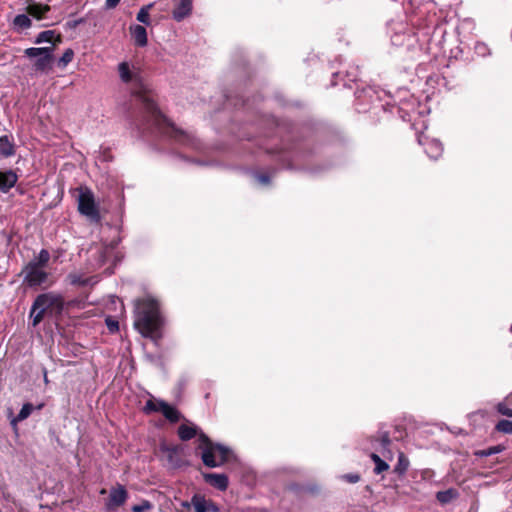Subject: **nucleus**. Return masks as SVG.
<instances>
[{
	"label": "nucleus",
	"instance_id": "obj_12",
	"mask_svg": "<svg viewBox=\"0 0 512 512\" xmlns=\"http://www.w3.org/2000/svg\"><path fill=\"white\" fill-rule=\"evenodd\" d=\"M18 181V175L13 170L0 171V191L8 193Z\"/></svg>",
	"mask_w": 512,
	"mask_h": 512
},
{
	"label": "nucleus",
	"instance_id": "obj_8",
	"mask_svg": "<svg viewBox=\"0 0 512 512\" xmlns=\"http://www.w3.org/2000/svg\"><path fill=\"white\" fill-rule=\"evenodd\" d=\"M418 143L424 147L425 153L432 159H438L443 152V145L437 139H432L424 134H419L417 137Z\"/></svg>",
	"mask_w": 512,
	"mask_h": 512
},
{
	"label": "nucleus",
	"instance_id": "obj_10",
	"mask_svg": "<svg viewBox=\"0 0 512 512\" xmlns=\"http://www.w3.org/2000/svg\"><path fill=\"white\" fill-rule=\"evenodd\" d=\"M161 451L166 455L169 464L173 468H179L182 465V459L180 457L181 448L178 445H161Z\"/></svg>",
	"mask_w": 512,
	"mask_h": 512
},
{
	"label": "nucleus",
	"instance_id": "obj_7",
	"mask_svg": "<svg viewBox=\"0 0 512 512\" xmlns=\"http://www.w3.org/2000/svg\"><path fill=\"white\" fill-rule=\"evenodd\" d=\"M24 274L23 283L28 287H38L44 284L48 279V273L34 264H27L22 270Z\"/></svg>",
	"mask_w": 512,
	"mask_h": 512
},
{
	"label": "nucleus",
	"instance_id": "obj_28",
	"mask_svg": "<svg viewBox=\"0 0 512 512\" xmlns=\"http://www.w3.org/2000/svg\"><path fill=\"white\" fill-rule=\"evenodd\" d=\"M74 58V51L71 48H68L64 51L63 55L58 60V66L61 68H65L70 62H72Z\"/></svg>",
	"mask_w": 512,
	"mask_h": 512
},
{
	"label": "nucleus",
	"instance_id": "obj_39",
	"mask_svg": "<svg viewBox=\"0 0 512 512\" xmlns=\"http://www.w3.org/2000/svg\"><path fill=\"white\" fill-rule=\"evenodd\" d=\"M121 0H106L105 7L106 9H113L115 8Z\"/></svg>",
	"mask_w": 512,
	"mask_h": 512
},
{
	"label": "nucleus",
	"instance_id": "obj_11",
	"mask_svg": "<svg viewBox=\"0 0 512 512\" xmlns=\"http://www.w3.org/2000/svg\"><path fill=\"white\" fill-rule=\"evenodd\" d=\"M203 478L206 483L220 491H225L228 488L229 480L225 474L203 473Z\"/></svg>",
	"mask_w": 512,
	"mask_h": 512
},
{
	"label": "nucleus",
	"instance_id": "obj_33",
	"mask_svg": "<svg viewBox=\"0 0 512 512\" xmlns=\"http://www.w3.org/2000/svg\"><path fill=\"white\" fill-rule=\"evenodd\" d=\"M106 326L111 333H116L119 330V323L117 320L113 319L112 317H107L105 319Z\"/></svg>",
	"mask_w": 512,
	"mask_h": 512
},
{
	"label": "nucleus",
	"instance_id": "obj_29",
	"mask_svg": "<svg viewBox=\"0 0 512 512\" xmlns=\"http://www.w3.org/2000/svg\"><path fill=\"white\" fill-rule=\"evenodd\" d=\"M69 279L70 283L75 286H87L91 281V278H85L78 274H70Z\"/></svg>",
	"mask_w": 512,
	"mask_h": 512
},
{
	"label": "nucleus",
	"instance_id": "obj_3",
	"mask_svg": "<svg viewBox=\"0 0 512 512\" xmlns=\"http://www.w3.org/2000/svg\"><path fill=\"white\" fill-rule=\"evenodd\" d=\"M134 326L143 337L158 343L162 338L163 317L156 299L145 297L136 301Z\"/></svg>",
	"mask_w": 512,
	"mask_h": 512
},
{
	"label": "nucleus",
	"instance_id": "obj_6",
	"mask_svg": "<svg viewBox=\"0 0 512 512\" xmlns=\"http://www.w3.org/2000/svg\"><path fill=\"white\" fill-rule=\"evenodd\" d=\"M78 211L80 214L92 219L99 218V209L95 202L94 193L87 187L80 188L78 196Z\"/></svg>",
	"mask_w": 512,
	"mask_h": 512
},
{
	"label": "nucleus",
	"instance_id": "obj_32",
	"mask_svg": "<svg viewBox=\"0 0 512 512\" xmlns=\"http://www.w3.org/2000/svg\"><path fill=\"white\" fill-rule=\"evenodd\" d=\"M496 410L503 416L512 417V408H509L504 402H500L496 406Z\"/></svg>",
	"mask_w": 512,
	"mask_h": 512
},
{
	"label": "nucleus",
	"instance_id": "obj_37",
	"mask_svg": "<svg viewBox=\"0 0 512 512\" xmlns=\"http://www.w3.org/2000/svg\"><path fill=\"white\" fill-rule=\"evenodd\" d=\"M54 39H52V45L55 48L57 45L61 44L63 42V36L61 33H56L54 30Z\"/></svg>",
	"mask_w": 512,
	"mask_h": 512
},
{
	"label": "nucleus",
	"instance_id": "obj_18",
	"mask_svg": "<svg viewBox=\"0 0 512 512\" xmlns=\"http://www.w3.org/2000/svg\"><path fill=\"white\" fill-rule=\"evenodd\" d=\"M409 465L410 462L406 455L403 452H399L397 464L395 465L393 472L402 477L408 471Z\"/></svg>",
	"mask_w": 512,
	"mask_h": 512
},
{
	"label": "nucleus",
	"instance_id": "obj_2",
	"mask_svg": "<svg viewBox=\"0 0 512 512\" xmlns=\"http://www.w3.org/2000/svg\"><path fill=\"white\" fill-rule=\"evenodd\" d=\"M177 434L182 441H189L196 436L198 437L195 451L206 467L215 468L222 466L227 463L232 456V450L230 448L220 443L213 442L195 425L181 424L178 427Z\"/></svg>",
	"mask_w": 512,
	"mask_h": 512
},
{
	"label": "nucleus",
	"instance_id": "obj_4",
	"mask_svg": "<svg viewBox=\"0 0 512 512\" xmlns=\"http://www.w3.org/2000/svg\"><path fill=\"white\" fill-rule=\"evenodd\" d=\"M65 301L60 294L47 292L39 294L30 310L33 326H37L46 316L58 318L62 315Z\"/></svg>",
	"mask_w": 512,
	"mask_h": 512
},
{
	"label": "nucleus",
	"instance_id": "obj_15",
	"mask_svg": "<svg viewBox=\"0 0 512 512\" xmlns=\"http://www.w3.org/2000/svg\"><path fill=\"white\" fill-rule=\"evenodd\" d=\"M129 29L134 44L138 47H145L148 43L146 28L142 25H131Z\"/></svg>",
	"mask_w": 512,
	"mask_h": 512
},
{
	"label": "nucleus",
	"instance_id": "obj_13",
	"mask_svg": "<svg viewBox=\"0 0 512 512\" xmlns=\"http://www.w3.org/2000/svg\"><path fill=\"white\" fill-rule=\"evenodd\" d=\"M16 153V145L12 135L0 136V156L9 158Z\"/></svg>",
	"mask_w": 512,
	"mask_h": 512
},
{
	"label": "nucleus",
	"instance_id": "obj_9",
	"mask_svg": "<svg viewBox=\"0 0 512 512\" xmlns=\"http://www.w3.org/2000/svg\"><path fill=\"white\" fill-rule=\"evenodd\" d=\"M128 498V492L125 487L121 484H117L110 491L109 499L106 504L108 510L118 508L125 504Z\"/></svg>",
	"mask_w": 512,
	"mask_h": 512
},
{
	"label": "nucleus",
	"instance_id": "obj_16",
	"mask_svg": "<svg viewBox=\"0 0 512 512\" xmlns=\"http://www.w3.org/2000/svg\"><path fill=\"white\" fill-rule=\"evenodd\" d=\"M54 56H38L34 62V69L37 72L47 73L52 69Z\"/></svg>",
	"mask_w": 512,
	"mask_h": 512
},
{
	"label": "nucleus",
	"instance_id": "obj_22",
	"mask_svg": "<svg viewBox=\"0 0 512 512\" xmlns=\"http://www.w3.org/2000/svg\"><path fill=\"white\" fill-rule=\"evenodd\" d=\"M191 504L195 512H207V499L204 495L194 494L191 498Z\"/></svg>",
	"mask_w": 512,
	"mask_h": 512
},
{
	"label": "nucleus",
	"instance_id": "obj_14",
	"mask_svg": "<svg viewBox=\"0 0 512 512\" xmlns=\"http://www.w3.org/2000/svg\"><path fill=\"white\" fill-rule=\"evenodd\" d=\"M50 10H51V7L48 4H41V3H37V2H32V3L28 4V6L26 7L27 14L37 20L44 19L46 14Z\"/></svg>",
	"mask_w": 512,
	"mask_h": 512
},
{
	"label": "nucleus",
	"instance_id": "obj_1",
	"mask_svg": "<svg viewBox=\"0 0 512 512\" xmlns=\"http://www.w3.org/2000/svg\"><path fill=\"white\" fill-rule=\"evenodd\" d=\"M118 71L121 80L124 83H132V94L141 101L145 112L146 124L143 129L153 127L159 134L168 137L178 143L187 144L190 142V135L177 127L174 122L167 118L159 109L158 104L153 98V92L147 84L143 82L139 73L131 71L127 62H121L118 65Z\"/></svg>",
	"mask_w": 512,
	"mask_h": 512
},
{
	"label": "nucleus",
	"instance_id": "obj_20",
	"mask_svg": "<svg viewBox=\"0 0 512 512\" xmlns=\"http://www.w3.org/2000/svg\"><path fill=\"white\" fill-rule=\"evenodd\" d=\"M33 409H34V407L31 403H25L22 406L18 415L11 420V425L13 427H16L18 422H21V421L27 419L31 415Z\"/></svg>",
	"mask_w": 512,
	"mask_h": 512
},
{
	"label": "nucleus",
	"instance_id": "obj_23",
	"mask_svg": "<svg viewBox=\"0 0 512 512\" xmlns=\"http://www.w3.org/2000/svg\"><path fill=\"white\" fill-rule=\"evenodd\" d=\"M49 260H50L49 251L46 249H42V250H40L36 260L30 261L29 264H34L37 267L44 269V267H46V265L48 264Z\"/></svg>",
	"mask_w": 512,
	"mask_h": 512
},
{
	"label": "nucleus",
	"instance_id": "obj_43",
	"mask_svg": "<svg viewBox=\"0 0 512 512\" xmlns=\"http://www.w3.org/2000/svg\"><path fill=\"white\" fill-rule=\"evenodd\" d=\"M510 331L512 332V324H511V327H510Z\"/></svg>",
	"mask_w": 512,
	"mask_h": 512
},
{
	"label": "nucleus",
	"instance_id": "obj_36",
	"mask_svg": "<svg viewBox=\"0 0 512 512\" xmlns=\"http://www.w3.org/2000/svg\"><path fill=\"white\" fill-rule=\"evenodd\" d=\"M207 512H219V506L212 500H207Z\"/></svg>",
	"mask_w": 512,
	"mask_h": 512
},
{
	"label": "nucleus",
	"instance_id": "obj_38",
	"mask_svg": "<svg viewBox=\"0 0 512 512\" xmlns=\"http://www.w3.org/2000/svg\"><path fill=\"white\" fill-rule=\"evenodd\" d=\"M257 179L260 183L268 185L270 183V177L267 174L261 173L257 175Z\"/></svg>",
	"mask_w": 512,
	"mask_h": 512
},
{
	"label": "nucleus",
	"instance_id": "obj_24",
	"mask_svg": "<svg viewBox=\"0 0 512 512\" xmlns=\"http://www.w3.org/2000/svg\"><path fill=\"white\" fill-rule=\"evenodd\" d=\"M371 459L375 464L374 473L375 474H381L382 472L389 469V465L381 459L379 455L376 453L371 454Z\"/></svg>",
	"mask_w": 512,
	"mask_h": 512
},
{
	"label": "nucleus",
	"instance_id": "obj_41",
	"mask_svg": "<svg viewBox=\"0 0 512 512\" xmlns=\"http://www.w3.org/2000/svg\"><path fill=\"white\" fill-rule=\"evenodd\" d=\"M44 381L47 383L48 382V378H47V373L45 372L44 373Z\"/></svg>",
	"mask_w": 512,
	"mask_h": 512
},
{
	"label": "nucleus",
	"instance_id": "obj_26",
	"mask_svg": "<svg viewBox=\"0 0 512 512\" xmlns=\"http://www.w3.org/2000/svg\"><path fill=\"white\" fill-rule=\"evenodd\" d=\"M495 430L503 434L512 435V420H499L495 425Z\"/></svg>",
	"mask_w": 512,
	"mask_h": 512
},
{
	"label": "nucleus",
	"instance_id": "obj_34",
	"mask_svg": "<svg viewBox=\"0 0 512 512\" xmlns=\"http://www.w3.org/2000/svg\"><path fill=\"white\" fill-rule=\"evenodd\" d=\"M379 441H380L381 446L384 449L388 448L391 444V439H390L389 433L388 432L381 433Z\"/></svg>",
	"mask_w": 512,
	"mask_h": 512
},
{
	"label": "nucleus",
	"instance_id": "obj_42",
	"mask_svg": "<svg viewBox=\"0 0 512 512\" xmlns=\"http://www.w3.org/2000/svg\"><path fill=\"white\" fill-rule=\"evenodd\" d=\"M482 46H484V45L482 44ZM482 50H484V47H482ZM481 55L482 56L484 55V51L481 52Z\"/></svg>",
	"mask_w": 512,
	"mask_h": 512
},
{
	"label": "nucleus",
	"instance_id": "obj_27",
	"mask_svg": "<svg viewBox=\"0 0 512 512\" xmlns=\"http://www.w3.org/2000/svg\"><path fill=\"white\" fill-rule=\"evenodd\" d=\"M53 37H54V30H45V31L40 32L36 36L34 43L35 44H41L44 42L51 43L52 39H54Z\"/></svg>",
	"mask_w": 512,
	"mask_h": 512
},
{
	"label": "nucleus",
	"instance_id": "obj_25",
	"mask_svg": "<svg viewBox=\"0 0 512 512\" xmlns=\"http://www.w3.org/2000/svg\"><path fill=\"white\" fill-rule=\"evenodd\" d=\"M13 24L20 29H28L32 26V21L27 15L19 14L15 16Z\"/></svg>",
	"mask_w": 512,
	"mask_h": 512
},
{
	"label": "nucleus",
	"instance_id": "obj_17",
	"mask_svg": "<svg viewBox=\"0 0 512 512\" xmlns=\"http://www.w3.org/2000/svg\"><path fill=\"white\" fill-rule=\"evenodd\" d=\"M54 47H30L25 49L24 54L29 58L38 56H53Z\"/></svg>",
	"mask_w": 512,
	"mask_h": 512
},
{
	"label": "nucleus",
	"instance_id": "obj_30",
	"mask_svg": "<svg viewBox=\"0 0 512 512\" xmlns=\"http://www.w3.org/2000/svg\"><path fill=\"white\" fill-rule=\"evenodd\" d=\"M153 507L152 503L148 500H143L140 504L134 505L131 508L132 512H147Z\"/></svg>",
	"mask_w": 512,
	"mask_h": 512
},
{
	"label": "nucleus",
	"instance_id": "obj_35",
	"mask_svg": "<svg viewBox=\"0 0 512 512\" xmlns=\"http://www.w3.org/2000/svg\"><path fill=\"white\" fill-rule=\"evenodd\" d=\"M348 483H357L360 481V475L358 473H348L342 477Z\"/></svg>",
	"mask_w": 512,
	"mask_h": 512
},
{
	"label": "nucleus",
	"instance_id": "obj_40",
	"mask_svg": "<svg viewBox=\"0 0 512 512\" xmlns=\"http://www.w3.org/2000/svg\"><path fill=\"white\" fill-rule=\"evenodd\" d=\"M181 506L185 509H190V507L192 506L191 502H187V501H184L181 503Z\"/></svg>",
	"mask_w": 512,
	"mask_h": 512
},
{
	"label": "nucleus",
	"instance_id": "obj_31",
	"mask_svg": "<svg viewBox=\"0 0 512 512\" xmlns=\"http://www.w3.org/2000/svg\"><path fill=\"white\" fill-rule=\"evenodd\" d=\"M505 449V447L503 445H496V446H493V447H490L488 449H482V458L483 457H488V456H491L493 454H497V453H500L502 452L503 450Z\"/></svg>",
	"mask_w": 512,
	"mask_h": 512
},
{
	"label": "nucleus",
	"instance_id": "obj_5",
	"mask_svg": "<svg viewBox=\"0 0 512 512\" xmlns=\"http://www.w3.org/2000/svg\"><path fill=\"white\" fill-rule=\"evenodd\" d=\"M145 414L161 412L171 423H177L181 419V413L173 406L163 400L149 399L143 407Z\"/></svg>",
	"mask_w": 512,
	"mask_h": 512
},
{
	"label": "nucleus",
	"instance_id": "obj_21",
	"mask_svg": "<svg viewBox=\"0 0 512 512\" xmlns=\"http://www.w3.org/2000/svg\"><path fill=\"white\" fill-rule=\"evenodd\" d=\"M153 6L154 4L150 3L141 7V9L136 15L137 21L147 26L151 25L150 10L152 9Z\"/></svg>",
	"mask_w": 512,
	"mask_h": 512
},
{
	"label": "nucleus",
	"instance_id": "obj_19",
	"mask_svg": "<svg viewBox=\"0 0 512 512\" xmlns=\"http://www.w3.org/2000/svg\"><path fill=\"white\" fill-rule=\"evenodd\" d=\"M459 493L456 489L450 488L444 491H439L436 494V499L441 504H448L452 500L456 499L458 497Z\"/></svg>",
	"mask_w": 512,
	"mask_h": 512
}]
</instances>
